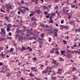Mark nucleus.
I'll list each match as a JSON object with an SVG mask.
<instances>
[{
    "mask_svg": "<svg viewBox=\"0 0 80 80\" xmlns=\"http://www.w3.org/2000/svg\"><path fill=\"white\" fill-rule=\"evenodd\" d=\"M63 12L65 13V9H64L63 10Z\"/></svg>",
    "mask_w": 80,
    "mask_h": 80,
    "instance_id": "obj_58",
    "label": "nucleus"
},
{
    "mask_svg": "<svg viewBox=\"0 0 80 80\" xmlns=\"http://www.w3.org/2000/svg\"><path fill=\"white\" fill-rule=\"evenodd\" d=\"M56 79V77H54L52 78V80H54V79Z\"/></svg>",
    "mask_w": 80,
    "mask_h": 80,
    "instance_id": "obj_52",
    "label": "nucleus"
},
{
    "mask_svg": "<svg viewBox=\"0 0 80 80\" xmlns=\"http://www.w3.org/2000/svg\"><path fill=\"white\" fill-rule=\"evenodd\" d=\"M80 32V30H76L75 32Z\"/></svg>",
    "mask_w": 80,
    "mask_h": 80,
    "instance_id": "obj_64",
    "label": "nucleus"
},
{
    "mask_svg": "<svg viewBox=\"0 0 80 80\" xmlns=\"http://www.w3.org/2000/svg\"><path fill=\"white\" fill-rule=\"evenodd\" d=\"M24 1H23V0H22L21 1V4H23L24 3Z\"/></svg>",
    "mask_w": 80,
    "mask_h": 80,
    "instance_id": "obj_31",
    "label": "nucleus"
},
{
    "mask_svg": "<svg viewBox=\"0 0 80 80\" xmlns=\"http://www.w3.org/2000/svg\"><path fill=\"white\" fill-rule=\"evenodd\" d=\"M0 10L1 12H3V13H5L6 12V11H3V9H0Z\"/></svg>",
    "mask_w": 80,
    "mask_h": 80,
    "instance_id": "obj_29",
    "label": "nucleus"
},
{
    "mask_svg": "<svg viewBox=\"0 0 80 80\" xmlns=\"http://www.w3.org/2000/svg\"><path fill=\"white\" fill-rule=\"evenodd\" d=\"M37 37H32V38L30 37V38H29L28 37H27V38H26L25 37H24V38L26 39H28V40H31L32 39V38H33L34 40H36L37 39Z\"/></svg>",
    "mask_w": 80,
    "mask_h": 80,
    "instance_id": "obj_7",
    "label": "nucleus"
},
{
    "mask_svg": "<svg viewBox=\"0 0 80 80\" xmlns=\"http://www.w3.org/2000/svg\"><path fill=\"white\" fill-rule=\"evenodd\" d=\"M31 70H32L33 71H34V70L35 69V68H33L32 67V68H31Z\"/></svg>",
    "mask_w": 80,
    "mask_h": 80,
    "instance_id": "obj_30",
    "label": "nucleus"
},
{
    "mask_svg": "<svg viewBox=\"0 0 80 80\" xmlns=\"http://www.w3.org/2000/svg\"><path fill=\"white\" fill-rule=\"evenodd\" d=\"M29 51L30 52H32L33 51L32 48H30L29 49Z\"/></svg>",
    "mask_w": 80,
    "mask_h": 80,
    "instance_id": "obj_43",
    "label": "nucleus"
},
{
    "mask_svg": "<svg viewBox=\"0 0 80 80\" xmlns=\"http://www.w3.org/2000/svg\"><path fill=\"white\" fill-rule=\"evenodd\" d=\"M57 61V60H56L55 59H53V61L54 62V64L55 65H57L56 62Z\"/></svg>",
    "mask_w": 80,
    "mask_h": 80,
    "instance_id": "obj_21",
    "label": "nucleus"
},
{
    "mask_svg": "<svg viewBox=\"0 0 80 80\" xmlns=\"http://www.w3.org/2000/svg\"><path fill=\"white\" fill-rule=\"evenodd\" d=\"M14 50V48H11L10 49V52H12Z\"/></svg>",
    "mask_w": 80,
    "mask_h": 80,
    "instance_id": "obj_32",
    "label": "nucleus"
},
{
    "mask_svg": "<svg viewBox=\"0 0 80 80\" xmlns=\"http://www.w3.org/2000/svg\"><path fill=\"white\" fill-rule=\"evenodd\" d=\"M75 6H76V5H71V7L72 8H74V7H75Z\"/></svg>",
    "mask_w": 80,
    "mask_h": 80,
    "instance_id": "obj_37",
    "label": "nucleus"
},
{
    "mask_svg": "<svg viewBox=\"0 0 80 80\" xmlns=\"http://www.w3.org/2000/svg\"><path fill=\"white\" fill-rule=\"evenodd\" d=\"M76 53H78V54H80V51H78V50H77V51H76Z\"/></svg>",
    "mask_w": 80,
    "mask_h": 80,
    "instance_id": "obj_35",
    "label": "nucleus"
},
{
    "mask_svg": "<svg viewBox=\"0 0 80 80\" xmlns=\"http://www.w3.org/2000/svg\"><path fill=\"white\" fill-rule=\"evenodd\" d=\"M39 40H42V38H41L40 39V38H39L38 39L37 41H38V42H39Z\"/></svg>",
    "mask_w": 80,
    "mask_h": 80,
    "instance_id": "obj_33",
    "label": "nucleus"
},
{
    "mask_svg": "<svg viewBox=\"0 0 80 80\" xmlns=\"http://www.w3.org/2000/svg\"><path fill=\"white\" fill-rule=\"evenodd\" d=\"M7 74L6 76H7V77H9V76H10V74L8 73H7Z\"/></svg>",
    "mask_w": 80,
    "mask_h": 80,
    "instance_id": "obj_39",
    "label": "nucleus"
},
{
    "mask_svg": "<svg viewBox=\"0 0 80 80\" xmlns=\"http://www.w3.org/2000/svg\"><path fill=\"white\" fill-rule=\"evenodd\" d=\"M45 27L46 28H48V25H46Z\"/></svg>",
    "mask_w": 80,
    "mask_h": 80,
    "instance_id": "obj_55",
    "label": "nucleus"
},
{
    "mask_svg": "<svg viewBox=\"0 0 80 80\" xmlns=\"http://www.w3.org/2000/svg\"><path fill=\"white\" fill-rule=\"evenodd\" d=\"M60 28L61 30H62L63 28H65L66 30H68L69 28L68 27H66V26H63V25H60Z\"/></svg>",
    "mask_w": 80,
    "mask_h": 80,
    "instance_id": "obj_3",
    "label": "nucleus"
},
{
    "mask_svg": "<svg viewBox=\"0 0 80 80\" xmlns=\"http://www.w3.org/2000/svg\"><path fill=\"white\" fill-rule=\"evenodd\" d=\"M24 9H26V10H27L28 11L29 10V9L28 8V7H27L26 8L24 7Z\"/></svg>",
    "mask_w": 80,
    "mask_h": 80,
    "instance_id": "obj_28",
    "label": "nucleus"
},
{
    "mask_svg": "<svg viewBox=\"0 0 80 80\" xmlns=\"http://www.w3.org/2000/svg\"><path fill=\"white\" fill-rule=\"evenodd\" d=\"M35 12H37V13H41V11L40 9L36 10Z\"/></svg>",
    "mask_w": 80,
    "mask_h": 80,
    "instance_id": "obj_11",
    "label": "nucleus"
},
{
    "mask_svg": "<svg viewBox=\"0 0 80 80\" xmlns=\"http://www.w3.org/2000/svg\"><path fill=\"white\" fill-rule=\"evenodd\" d=\"M73 77H74V78H73V80H75V79L77 78V77L76 76L73 75Z\"/></svg>",
    "mask_w": 80,
    "mask_h": 80,
    "instance_id": "obj_34",
    "label": "nucleus"
},
{
    "mask_svg": "<svg viewBox=\"0 0 80 80\" xmlns=\"http://www.w3.org/2000/svg\"><path fill=\"white\" fill-rule=\"evenodd\" d=\"M47 72H48L47 71H46V70H45L42 72V73H43L45 74Z\"/></svg>",
    "mask_w": 80,
    "mask_h": 80,
    "instance_id": "obj_26",
    "label": "nucleus"
},
{
    "mask_svg": "<svg viewBox=\"0 0 80 80\" xmlns=\"http://www.w3.org/2000/svg\"><path fill=\"white\" fill-rule=\"evenodd\" d=\"M32 21H35V20H37V18H35V17H32Z\"/></svg>",
    "mask_w": 80,
    "mask_h": 80,
    "instance_id": "obj_16",
    "label": "nucleus"
},
{
    "mask_svg": "<svg viewBox=\"0 0 80 80\" xmlns=\"http://www.w3.org/2000/svg\"><path fill=\"white\" fill-rule=\"evenodd\" d=\"M6 53H5V52H2L1 54V56L3 58H5V55H6Z\"/></svg>",
    "mask_w": 80,
    "mask_h": 80,
    "instance_id": "obj_6",
    "label": "nucleus"
},
{
    "mask_svg": "<svg viewBox=\"0 0 80 80\" xmlns=\"http://www.w3.org/2000/svg\"><path fill=\"white\" fill-rule=\"evenodd\" d=\"M53 73V75H55L56 74L55 73V72L54 71H53L52 72Z\"/></svg>",
    "mask_w": 80,
    "mask_h": 80,
    "instance_id": "obj_59",
    "label": "nucleus"
},
{
    "mask_svg": "<svg viewBox=\"0 0 80 80\" xmlns=\"http://www.w3.org/2000/svg\"><path fill=\"white\" fill-rule=\"evenodd\" d=\"M26 48L23 47L22 48V49H21V51H24L26 50Z\"/></svg>",
    "mask_w": 80,
    "mask_h": 80,
    "instance_id": "obj_18",
    "label": "nucleus"
},
{
    "mask_svg": "<svg viewBox=\"0 0 80 80\" xmlns=\"http://www.w3.org/2000/svg\"><path fill=\"white\" fill-rule=\"evenodd\" d=\"M25 3L26 5H29V4H28V2H25Z\"/></svg>",
    "mask_w": 80,
    "mask_h": 80,
    "instance_id": "obj_56",
    "label": "nucleus"
},
{
    "mask_svg": "<svg viewBox=\"0 0 80 80\" xmlns=\"http://www.w3.org/2000/svg\"><path fill=\"white\" fill-rule=\"evenodd\" d=\"M28 34H27L26 36L27 37H29L30 38V35H32L34 34V33H33L32 31H30L28 30Z\"/></svg>",
    "mask_w": 80,
    "mask_h": 80,
    "instance_id": "obj_2",
    "label": "nucleus"
},
{
    "mask_svg": "<svg viewBox=\"0 0 80 80\" xmlns=\"http://www.w3.org/2000/svg\"><path fill=\"white\" fill-rule=\"evenodd\" d=\"M42 27H43V28H45V25L42 24L41 25Z\"/></svg>",
    "mask_w": 80,
    "mask_h": 80,
    "instance_id": "obj_51",
    "label": "nucleus"
},
{
    "mask_svg": "<svg viewBox=\"0 0 80 80\" xmlns=\"http://www.w3.org/2000/svg\"><path fill=\"white\" fill-rule=\"evenodd\" d=\"M32 1L33 2H36L35 4H37V3H38L37 2H38V0H32Z\"/></svg>",
    "mask_w": 80,
    "mask_h": 80,
    "instance_id": "obj_12",
    "label": "nucleus"
},
{
    "mask_svg": "<svg viewBox=\"0 0 80 80\" xmlns=\"http://www.w3.org/2000/svg\"><path fill=\"white\" fill-rule=\"evenodd\" d=\"M28 56L30 55V53H26V56H28Z\"/></svg>",
    "mask_w": 80,
    "mask_h": 80,
    "instance_id": "obj_49",
    "label": "nucleus"
},
{
    "mask_svg": "<svg viewBox=\"0 0 80 80\" xmlns=\"http://www.w3.org/2000/svg\"><path fill=\"white\" fill-rule=\"evenodd\" d=\"M30 47H28L27 48H26V49H30Z\"/></svg>",
    "mask_w": 80,
    "mask_h": 80,
    "instance_id": "obj_60",
    "label": "nucleus"
},
{
    "mask_svg": "<svg viewBox=\"0 0 80 80\" xmlns=\"http://www.w3.org/2000/svg\"><path fill=\"white\" fill-rule=\"evenodd\" d=\"M7 11L8 12H9L10 11V9H9V8H7Z\"/></svg>",
    "mask_w": 80,
    "mask_h": 80,
    "instance_id": "obj_50",
    "label": "nucleus"
},
{
    "mask_svg": "<svg viewBox=\"0 0 80 80\" xmlns=\"http://www.w3.org/2000/svg\"><path fill=\"white\" fill-rule=\"evenodd\" d=\"M7 30H10V28L9 27H12V25L11 24L9 23L8 25H7Z\"/></svg>",
    "mask_w": 80,
    "mask_h": 80,
    "instance_id": "obj_8",
    "label": "nucleus"
},
{
    "mask_svg": "<svg viewBox=\"0 0 80 80\" xmlns=\"http://www.w3.org/2000/svg\"><path fill=\"white\" fill-rule=\"evenodd\" d=\"M52 49L53 50H59L58 48H56L55 49V48H52Z\"/></svg>",
    "mask_w": 80,
    "mask_h": 80,
    "instance_id": "obj_46",
    "label": "nucleus"
},
{
    "mask_svg": "<svg viewBox=\"0 0 80 80\" xmlns=\"http://www.w3.org/2000/svg\"><path fill=\"white\" fill-rule=\"evenodd\" d=\"M74 53H76V50H74V51L71 52V53L72 54H74Z\"/></svg>",
    "mask_w": 80,
    "mask_h": 80,
    "instance_id": "obj_17",
    "label": "nucleus"
},
{
    "mask_svg": "<svg viewBox=\"0 0 80 80\" xmlns=\"http://www.w3.org/2000/svg\"><path fill=\"white\" fill-rule=\"evenodd\" d=\"M19 11H20L23 14L26 13V11H25V10L24 8V9H19Z\"/></svg>",
    "mask_w": 80,
    "mask_h": 80,
    "instance_id": "obj_5",
    "label": "nucleus"
},
{
    "mask_svg": "<svg viewBox=\"0 0 80 80\" xmlns=\"http://www.w3.org/2000/svg\"><path fill=\"white\" fill-rule=\"evenodd\" d=\"M5 30H2L1 32L0 33L1 34H3L4 35L5 34Z\"/></svg>",
    "mask_w": 80,
    "mask_h": 80,
    "instance_id": "obj_13",
    "label": "nucleus"
},
{
    "mask_svg": "<svg viewBox=\"0 0 80 80\" xmlns=\"http://www.w3.org/2000/svg\"><path fill=\"white\" fill-rule=\"evenodd\" d=\"M5 19H6L7 20H8V17L5 16Z\"/></svg>",
    "mask_w": 80,
    "mask_h": 80,
    "instance_id": "obj_53",
    "label": "nucleus"
},
{
    "mask_svg": "<svg viewBox=\"0 0 80 80\" xmlns=\"http://www.w3.org/2000/svg\"><path fill=\"white\" fill-rule=\"evenodd\" d=\"M56 53L57 54H59V52L58 51H56Z\"/></svg>",
    "mask_w": 80,
    "mask_h": 80,
    "instance_id": "obj_38",
    "label": "nucleus"
},
{
    "mask_svg": "<svg viewBox=\"0 0 80 80\" xmlns=\"http://www.w3.org/2000/svg\"><path fill=\"white\" fill-rule=\"evenodd\" d=\"M44 13L45 15H47L48 14V12L47 11H45Z\"/></svg>",
    "mask_w": 80,
    "mask_h": 80,
    "instance_id": "obj_42",
    "label": "nucleus"
},
{
    "mask_svg": "<svg viewBox=\"0 0 80 80\" xmlns=\"http://www.w3.org/2000/svg\"><path fill=\"white\" fill-rule=\"evenodd\" d=\"M51 15L52 16H55V13H52Z\"/></svg>",
    "mask_w": 80,
    "mask_h": 80,
    "instance_id": "obj_40",
    "label": "nucleus"
},
{
    "mask_svg": "<svg viewBox=\"0 0 80 80\" xmlns=\"http://www.w3.org/2000/svg\"><path fill=\"white\" fill-rule=\"evenodd\" d=\"M71 16H69V17H68V18L69 20V21L70 20V19L71 18Z\"/></svg>",
    "mask_w": 80,
    "mask_h": 80,
    "instance_id": "obj_41",
    "label": "nucleus"
},
{
    "mask_svg": "<svg viewBox=\"0 0 80 80\" xmlns=\"http://www.w3.org/2000/svg\"><path fill=\"white\" fill-rule=\"evenodd\" d=\"M12 5H10V3L8 4V5H6V7L7 8H10V9H12Z\"/></svg>",
    "mask_w": 80,
    "mask_h": 80,
    "instance_id": "obj_4",
    "label": "nucleus"
},
{
    "mask_svg": "<svg viewBox=\"0 0 80 80\" xmlns=\"http://www.w3.org/2000/svg\"><path fill=\"white\" fill-rule=\"evenodd\" d=\"M67 52H71V50H69V49H68Z\"/></svg>",
    "mask_w": 80,
    "mask_h": 80,
    "instance_id": "obj_47",
    "label": "nucleus"
},
{
    "mask_svg": "<svg viewBox=\"0 0 80 80\" xmlns=\"http://www.w3.org/2000/svg\"><path fill=\"white\" fill-rule=\"evenodd\" d=\"M18 39V40H19L20 41H22V40H23V37H22V36H20L19 37Z\"/></svg>",
    "mask_w": 80,
    "mask_h": 80,
    "instance_id": "obj_10",
    "label": "nucleus"
},
{
    "mask_svg": "<svg viewBox=\"0 0 80 80\" xmlns=\"http://www.w3.org/2000/svg\"><path fill=\"white\" fill-rule=\"evenodd\" d=\"M58 32V30H53V31H52V30H51L50 32V33H54V36L56 38H57L58 36V34H57Z\"/></svg>",
    "mask_w": 80,
    "mask_h": 80,
    "instance_id": "obj_1",
    "label": "nucleus"
},
{
    "mask_svg": "<svg viewBox=\"0 0 80 80\" xmlns=\"http://www.w3.org/2000/svg\"><path fill=\"white\" fill-rule=\"evenodd\" d=\"M76 44H75V45H73V46H71L72 49H74V47H76Z\"/></svg>",
    "mask_w": 80,
    "mask_h": 80,
    "instance_id": "obj_19",
    "label": "nucleus"
},
{
    "mask_svg": "<svg viewBox=\"0 0 80 80\" xmlns=\"http://www.w3.org/2000/svg\"><path fill=\"white\" fill-rule=\"evenodd\" d=\"M33 14H32V13L29 15L30 17H31V16H33Z\"/></svg>",
    "mask_w": 80,
    "mask_h": 80,
    "instance_id": "obj_54",
    "label": "nucleus"
},
{
    "mask_svg": "<svg viewBox=\"0 0 80 80\" xmlns=\"http://www.w3.org/2000/svg\"><path fill=\"white\" fill-rule=\"evenodd\" d=\"M77 70V69H76V68H75L73 67V68L72 69V72H74L75 70Z\"/></svg>",
    "mask_w": 80,
    "mask_h": 80,
    "instance_id": "obj_22",
    "label": "nucleus"
},
{
    "mask_svg": "<svg viewBox=\"0 0 80 80\" xmlns=\"http://www.w3.org/2000/svg\"><path fill=\"white\" fill-rule=\"evenodd\" d=\"M49 39H50V40H49V42H51V39L50 38H49Z\"/></svg>",
    "mask_w": 80,
    "mask_h": 80,
    "instance_id": "obj_63",
    "label": "nucleus"
},
{
    "mask_svg": "<svg viewBox=\"0 0 80 80\" xmlns=\"http://www.w3.org/2000/svg\"><path fill=\"white\" fill-rule=\"evenodd\" d=\"M46 18H49V16H46Z\"/></svg>",
    "mask_w": 80,
    "mask_h": 80,
    "instance_id": "obj_61",
    "label": "nucleus"
},
{
    "mask_svg": "<svg viewBox=\"0 0 80 80\" xmlns=\"http://www.w3.org/2000/svg\"><path fill=\"white\" fill-rule=\"evenodd\" d=\"M4 39L7 40V39L4 38H3L2 39V38H0V41H4Z\"/></svg>",
    "mask_w": 80,
    "mask_h": 80,
    "instance_id": "obj_25",
    "label": "nucleus"
},
{
    "mask_svg": "<svg viewBox=\"0 0 80 80\" xmlns=\"http://www.w3.org/2000/svg\"><path fill=\"white\" fill-rule=\"evenodd\" d=\"M32 59L34 61H36L37 60V58H35V57H34V58H33Z\"/></svg>",
    "mask_w": 80,
    "mask_h": 80,
    "instance_id": "obj_23",
    "label": "nucleus"
},
{
    "mask_svg": "<svg viewBox=\"0 0 80 80\" xmlns=\"http://www.w3.org/2000/svg\"><path fill=\"white\" fill-rule=\"evenodd\" d=\"M61 23H63V19H62L61 22Z\"/></svg>",
    "mask_w": 80,
    "mask_h": 80,
    "instance_id": "obj_57",
    "label": "nucleus"
},
{
    "mask_svg": "<svg viewBox=\"0 0 80 80\" xmlns=\"http://www.w3.org/2000/svg\"><path fill=\"white\" fill-rule=\"evenodd\" d=\"M44 35H45V34L44 33H42L41 35V37L42 38H43V37H44Z\"/></svg>",
    "mask_w": 80,
    "mask_h": 80,
    "instance_id": "obj_27",
    "label": "nucleus"
},
{
    "mask_svg": "<svg viewBox=\"0 0 80 80\" xmlns=\"http://www.w3.org/2000/svg\"><path fill=\"white\" fill-rule=\"evenodd\" d=\"M32 25H36L37 24H36V22L35 21L33 23H32Z\"/></svg>",
    "mask_w": 80,
    "mask_h": 80,
    "instance_id": "obj_48",
    "label": "nucleus"
},
{
    "mask_svg": "<svg viewBox=\"0 0 80 80\" xmlns=\"http://www.w3.org/2000/svg\"><path fill=\"white\" fill-rule=\"evenodd\" d=\"M21 31V30H19V31L17 30V31H16V32H17V33H20V32Z\"/></svg>",
    "mask_w": 80,
    "mask_h": 80,
    "instance_id": "obj_45",
    "label": "nucleus"
},
{
    "mask_svg": "<svg viewBox=\"0 0 80 80\" xmlns=\"http://www.w3.org/2000/svg\"><path fill=\"white\" fill-rule=\"evenodd\" d=\"M72 54L70 53H68L66 56V57L68 58H70L72 57Z\"/></svg>",
    "mask_w": 80,
    "mask_h": 80,
    "instance_id": "obj_9",
    "label": "nucleus"
},
{
    "mask_svg": "<svg viewBox=\"0 0 80 80\" xmlns=\"http://www.w3.org/2000/svg\"><path fill=\"white\" fill-rule=\"evenodd\" d=\"M65 51H62L61 52V55H63V53H65Z\"/></svg>",
    "mask_w": 80,
    "mask_h": 80,
    "instance_id": "obj_20",
    "label": "nucleus"
},
{
    "mask_svg": "<svg viewBox=\"0 0 80 80\" xmlns=\"http://www.w3.org/2000/svg\"><path fill=\"white\" fill-rule=\"evenodd\" d=\"M29 75L31 77L34 76V75L32 73H30Z\"/></svg>",
    "mask_w": 80,
    "mask_h": 80,
    "instance_id": "obj_24",
    "label": "nucleus"
},
{
    "mask_svg": "<svg viewBox=\"0 0 80 80\" xmlns=\"http://www.w3.org/2000/svg\"><path fill=\"white\" fill-rule=\"evenodd\" d=\"M50 21H49V22L50 23H53V21L52 19L50 18Z\"/></svg>",
    "mask_w": 80,
    "mask_h": 80,
    "instance_id": "obj_15",
    "label": "nucleus"
},
{
    "mask_svg": "<svg viewBox=\"0 0 80 80\" xmlns=\"http://www.w3.org/2000/svg\"><path fill=\"white\" fill-rule=\"evenodd\" d=\"M9 36H12V33L11 32H9Z\"/></svg>",
    "mask_w": 80,
    "mask_h": 80,
    "instance_id": "obj_62",
    "label": "nucleus"
},
{
    "mask_svg": "<svg viewBox=\"0 0 80 80\" xmlns=\"http://www.w3.org/2000/svg\"><path fill=\"white\" fill-rule=\"evenodd\" d=\"M62 69H60L58 71V73L59 74H60L62 73Z\"/></svg>",
    "mask_w": 80,
    "mask_h": 80,
    "instance_id": "obj_14",
    "label": "nucleus"
},
{
    "mask_svg": "<svg viewBox=\"0 0 80 80\" xmlns=\"http://www.w3.org/2000/svg\"><path fill=\"white\" fill-rule=\"evenodd\" d=\"M63 42H64V44H67V42H66V41H65V40H63Z\"/></svg>",
    "mask_w": 80,
    "mask_h": 80,
    "instance_id": "obj_36",
    "label": "nucleus"
},
{
    "mask_svg": "<svg viewBox=\"0 0 80 80\" xmlns=\"http://www.w3.org/2000/svg\"><path fill=\"white\" fill-rule=\"evenodd\" d=\"M60 61H64V59H62L61 58H60Z\"/></svg>",
    "mask_w": 80,
    "mask_h": 80,
    "instance_id": "obj_44",
    "label": "nucleus"
}]
</instances>
